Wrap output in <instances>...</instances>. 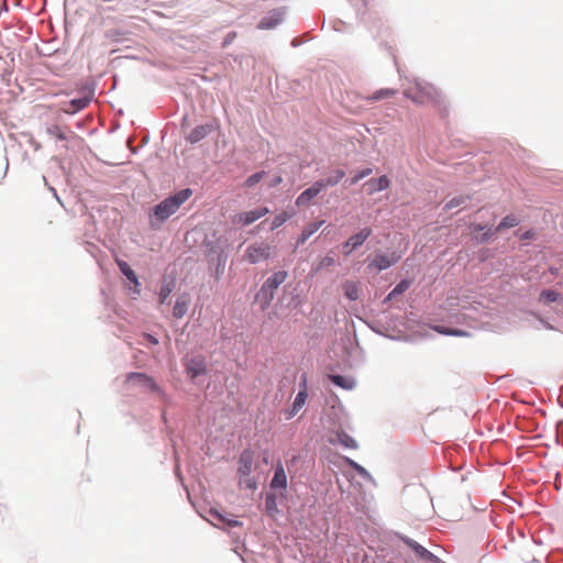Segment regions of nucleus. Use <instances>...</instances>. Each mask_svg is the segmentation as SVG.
Segmentation results:
<instances>
[{
    "label": "nucleus",
    "mask_w": 563,
    "mask_h": 563,
    "mask_svg": "<svg viewBox=\"0 0 563 563\" xmlns=\"http://www.w3.org/2000/svg\"><path fill=\"white\" fill-rule=\"evenodd\" d=\"M343 291L346 298L350 300H357L360 297V285L355 282L347 280L343 284Z\"/></svg>",
    "instance_id": "obj_21"
},
{
    "label": "nucleus",
    "mask_w": 563,
    "mask_h": 563,
    "mask_svg": "<svg viewBox=\"0 0 563 563\" xmlns=\"http://www.w3.org/2000/svg\"><path fill=\"white\" fill-rule=\"evenodd\" d=\"M264 176H265V172L255 173L246 178L244 186L247 188H252L256 184H258L264 178Z\"/></svg>",
    "instance_id": "obj_33"
},
{
    "label": "nucleus",
    "mask_w": 563,
    "mask_h": 563,
    "mask_svg": "<svg viewBox=\"0 0 563 563\" xmlns=\"http://www.w3.org/2000/svg\"><path fill=\"white\" fill-rule=\"evenodd\" d=\"M364 186L366 187L368 195H374L378 191L385 190L390 186V180L386 175L378 178H371Z\"/></svg>",
    "instance_id": "obj_12"
},
{
    "label": "nucleus",
    "mask_w": 563,
    "mask_h": 563,
    "mask_svg": "<svg viewBox=\"0 0 563 563\" xmlns=\"http://www.w3.org/2000/svg\"><path fill=\"white\" fill-rule=\"evenodd\" d=\"M338 440H339V443L346 449H352V450L357 449L356 441L345 432L339 433Z\"/></svg>",
    "instance_id": "obj_27"
},
{
    "label": "nucleus",
    "mask_w": 563,
    "mask_h": 563,
    "mask_svg": "<svg viewBox=\"0 0 563 563\" xmlns=\"http://www.w3.org/2000/svg\"><path fill=\"white\" fill-rule=\"evenodd\" d=\"M400 260L399 255H396L393 253L390 256L385 254H378L375 256V258L368 264V268H374L378 272L387 269L395 263H397Z\"/></svg>",
    "instance_id": "obj_9"
},
{
    "label": "nucleus",
    "mask_w": 563,
    "mask_h": 563,
    "mask_svg": "<svg viewBox=\"0 0 563 563\" xmlns=\"http://www.w3.org/2000/svg\"><path fill=\"white\" fill-rule=\"evenodd\" d=\"M323 223H324V221L321 220V221L313 222V223L309 224L308 227H306L302 230L297 243L303 244L313 233H316L320 229V227Z\"/></svg>",
    "instance_id": "obj_23"
},
{
    "label": "nucleus",
    "mask_w": 563,
    "mask_h": 563,
    "mask_svg": "<svg viewBox=\"0 0 563 563\" xmlns=\"http://www.w3.org/2000/svg\"><path fill=\"white\" fill-rule=\"evenodd\" d=\"M307 398H308V387H307V380L303 377L302 382L300 383V390L297 394V396L292 402L291 409L288 412V418H291L295 415H297V412H299V410L305 406Z\"/></svg>",
    "instance_id": "obj_10"
},
{
    "label": "nucleus",
    "mask_w": 563,
    "mask_h": 563,
    "mask_svg": "<svg viewBox=\"0 0 563 563\" xmlns=\"http://www.w3.org/2000/svg\"><path fill=\"white\" fill-rule=\"evenodd\" d=\"M560 298V294L553 289H544L539 296V300L543 303H551Z\"/></svg>",
    "instance_id": "obj_26"
},
{
    "label": "nucleus",
    "mask_w": 563,
    "mask_h": 563,
    "mask_svg": "<svg viewBox=\"0 0 563 563\" xmlns=\"http://www.w3.org/2000/svg\"><path fill=\"white\" fill-rule=\"evenodd\" d=\"M189 302V295L185 294L178 297L173 308V316L176 319H181L187 313Z\"/></svg>",
    "instance_id": "obj_18"
},
{
    "label": "nucleus",
    "mask_w": 563,
    "mask_h": 563,
    "mask_svg": "<svg viewBox=\"0 0 563 563\" xmlns=\"http://www.w3.org/2000/svg\"><path fill=\"white\" fill-rule=\"evenodd\" d=\"M322 180L316 181L312 186L303 190L296 199L298 207L308 206L323 190Z\"/></svg>",
    "instance_id": "obj_8"
},
{
    "label": "nucleus",
    "mask_w": 563,
    "mask_h": 563,
    "mask_svg": "<svg viewBox=\"0 0 563 563\" xmlns=\"http://www.w3.org/2000/svg\"><path fill=\"white\" fill-rule=\"evenodd\" d=\"M238 476L239 484L245 485L250 489L256 488V481L250 475L253 471L254 454L251 450H244L239 457Z\"/></svg>",
    "instance_id": "obj_3"
},
{
    "label": "nucleus",
    "mask_w": 563,
    "mask_h": 563,
    "mask_svg": "<svg viewBox=\"0 0 563 563\" xmlns=\"http://www.w3.org/2000/svg\"><path fill=\"white\" fill-rule=\"evenodd\" d=\"M404 96L419 106L441 103V93L432 85L426 81L416 80L404 90Z\"/></svg>",
    "instance_id": "obj_1"
},
{
    "label": "nucleus",
    "mask_w": 563,
    "mask_h": 563,
    "mask_svg": "<svg viewBox=\"0 0 563 563\" xmlns=\"http://www.w3.org/2000/svg\"><path fill=\"white\" fill-rule=\"evenodd\" d=\"M268 213H269V209L267 207H258L254 210L243 211V212L235 214L233 221H234V223L246 227V225L254 223L255 221H257L258 219H261L262 217H264Z\"/></svg>",
    "instance_id": "obj_6"
},
{
    "label": "nucleus",
    "mask_w": 563,
    "mask_h": 563,
    "mask_svg": "<svg viewBox=\"0 0 563 563\" xmlns=\"http://www.w3.org/2000/svg\"><path fill=\"white\" fill-rule=\"evenodd\" d=\"M210 515L216 519L218 520L219 522L221 523H224L227 525L228 527H240L242 523L239 521V520H235V519H229V518H225L224 516H222L220 512H218L217 510H211L210 511Z\"/></svg>",
    "instance_id": "obj_28"
},
{
    "label": "nucleus",
    "mask_w": 563,
    "mask_h": 563,
    "mask_svg": "<svg viewBox=\"0 0 563 563\" xmlns=\"http://www.w3.org/2000/svg\"><path fill=\"white\" fill-rule=\"evenodd\" d=\"M212 131L210 124L198 125L188 134L187 141L195 144L203 140Z\"/></svg>",
    "instance_id": "obj_17"
},
{
    "label": "nucleus",
    "mask_w": 563,
    "mask_h": 563,
    "mask_svg": "<svg viewBox=\"0 0 563 563\" xmlns=\"http://www.w3.org/2000/svg\"><path fill=\"white\" fill-rule=\"evenodd\" d=\"M271 487L274 489H285L287 487V476L282 463H277L275 473L271 482Z\"/></svg>",
    "instance_id": "obj_16"
},
{
    "label": "nucleus",
    "mask_w": 563,
    "mask_h": 563,
    "mask_svg": "<svg viewBox=\"0 0 563 563\" xmlns=\"http://www.w3.org/2000/svg\"><path fill=\"white\" fill-rule=\"evenodd\" d=\"M519 223V220L514 216V214H509V216H506L501 222L498 224V227L495 229L494 232L492 231H487L483 234L481 241L482 242H486L488 241L495 233H498L503 230H506V229H510V228H514L516 225H518Z\"/></svg>",
    "instance_id": "obj_13"
},
{
    "label": "nucleus",
    "mask_w": 563,
    "mask_h": 563,
    "mask_svg": "<svg viewBox=\"0 0 563 563\" xmlns=\"http://www.w3.org/2000/svg\"><path fill=\"white\" fill-rule=\"evenodd\" d=\"M280 183H282V177H280V176H278V177H276V178L274 179V181H273V186L279 185Z\"/></svg>",
    "instance_id": "obj_44"
},
{
    "label": "nucleus",
    "mask_w": 563,
    "mask_h": 563,
    "mask_svg": "<svg viewBox=\"0 0 563 563\" xmlns=\"http://www.w3.org/2000/svg\"><path fill=\"white\" fill-rule=\"evenodd\" d=\"M333 264H334V260L331 256H325L324 258H322V261L320 263L321 266H331Z\"/></svg>",
    "instance_id": "obj_42"
},
{
    "label": "nucleus",
    "mask_w": 563,
    "mask_h": 563,
    "mask_svg": "<svg viewBox=\"0 0 563 563\" xmlns=\"http://www.w3.org/2000/svg\"><path fill=\"white\" fill-rule=\"evenodd\" d=\"M283 20V12L274 10L272 12H268L266 16H264L257 27L261 30H269L275 26H277Z\"/></svg>",
    "instance_id": "obj_15"
},
{
    "label": "nucleus",
    "mask_w": 563,
    "mask_h": 563,
    "mask_svg": "<svg viewBox=\"0 0 563 563\" xmlns=\"http://www.w3.org/2000/svg\"><path fill=\"white\" fill-rule=\"evenodd\" d=\"M404 542L410 547L415 553L421 558V559H426V560H432L433 559V554L431 552H429L426 548H423L422 545H420L418 542L409 539V538H402Z\"/></svg>",
    "instance_id": "obj_19"
},
{
    "label": "nucleus",
    "mask_w": 563,
    "mask_h": 563,
    "mask_svg": "<svg viewBox=\"0 0 563 563\" xmlns=\"http://www.w3.org/2000/svg\"><path fill=\"white\" fill-rule=\"evenodd\" d=\"M290 218H291L290 213H288L287 211H282L273 219L272 224H271V230L273 231V230L278 229Z\"/></svg>",
    "instance_id": "obj_30"
},
{
    "label": "nucleus",
    "mask_w": 563,
    "mask_h": 563,
    "mask_svg": "<svg viewBox=\"0 0 563 563\" xmlns=\"http://www.w3.org/2000/svg\"><path fill=\"white\" fill-rule=\"evenodd\" d=\"M271 256V246L263 242H256L251 244L244 254V257L251 264H256L261 261H265Z\"/></svg>",
    "instance_id": "obj_5"
},
{
    "label": "nucleus",
    "mask_w": 563,
    "mask_h": 563,
    "mask_svg": "<svg viewBox=\"0 0 563 563\" xmlns=\"http://www.w3.org/2000/svg\"><path fill=\"white\" fill-rule=\"evenodd\" d=\"M464 201H465L464 197H455L446 202L444 209H446V210L453 209V208L462 205Z\"/></svg>",
    "instance_id": "obj_38"
},
{
    "label": "nucleus",
    "mask_w": 563,
    "mask_h": 563,
    "mask_svg": "<svg viewBox=\"0 0 563 563\" xmlns=\"http://www.w3.org/2000/svg\"><path fill=\"white\" fill-rule=\"evenodd\" d=\"M371 234H372L371 228H363L357 233L350 236L349 240L351 241L352 246H355L357 249L368 239V236Z\"/></svg>",
    "instance_id": "obj_24"
},
{
    "label": "nucleus",
    "mask_w": 563,
    "mask_h": 563,
    "mask_svg": "<svg viewBox=\"0 0 563 563\" xmlns=\"http://www.w3.org/2000/svg\"><path fill=\"white\" fill-rule=\"evenodd\" d=\"M373 173L372 168H364L357 172L351 179V185L357 184L361 179L369 176Z\"/></svg>",
    "instance_id": "obj_37"
},
{
    "label": "nucleus",
    "mask_w": 563,
    "mask_h": 563,
    "mask_svg": "<svg viewBox=\"0 0 563 563\" xmlns=\"http://www.w3.org/2000/svg\"><path fill=\"white\" fill-rule=\"evenodd\" d=\"M173 291V285L172 284H165L161 287L158 298L159 302L164 303L165 300L168 298L170 292Z\"/></svg>",
    "instance_id": "obj_36"
},
{
    "label": "nucleus",
    "mask_w": 563,
    "mask_h": 563,
    "mask_svg": "<svg viewBox=\"0 0 563 563\" xmlns=\"http://www.w3.org/2000/svg\"><path fill=\"white\" fill-rule=\"evenodd\" d=\"M90 96L75 98L70 100L68 103H66V106L63 108V111L67 114H75L80 110L85 109L90 103Z\"/></svg>",
    "instance_id": "obj_14"
},
{
    "label": "nucleus",
    "mask_w": 563,
    "mask_h": 563,
    "mask_svg": "<svg viewBox=\"0 0 563 563\" xmlns=\"http://www.w3.org/2000/svg\"><path fill=\"white\" fill-rule=\"evenodd\" d=\"M185 366L191 379H195L207 372L205 360L201 356L188 360Z\"/></svg>",
    "instance_id": "obj_11"
},
{
    "label": "nucleus",
    "mask_w": 563,
    "mask_h": 563,
    "mask_svg": "<svg viewBox=\"0 0 563 563\" xmlns=\"http://www.w3.org/2000/svg\"><path fill=\"white\" fill-rule=\"evenodd\" d=\"M287 272L279 271L274 273L262 285L258 296L264 297V306H268L274 298V291L287 279Z\"/></svg>",
    "instance_id": "obj_4"
},
{
    "label": "nucleus",
    "mask_w": 563,
    "mask_h": 563,
    "mask_svg": "<svg viewBox=\"0 0 563 563\" xmlns=\"http://www.w3.org/2000/svg\"><path fill=\"white\" fill-rule=\"evenodd\" d=\"M46 133L51 136H54L58 140H66L67 139V135L66 133L64 132L63 128L57 125V124H54V125H51L46 129Z\"/></svg>",
    "instance_id": "obj_32"
},
{
    "label": "nucleus",
    "mask_w": 563,
    "mask_h": 563,
    "mask_svg": "<svg viewBox=\"0 0 563 563\" xmlns=\"http://www.w3.org/2000/svg\"><path fill=\"white\" fill-rule=\"evenodd\" d=\"M473 232H479V231H483L485 230V225H482V224H474L473 227Z\"/></svg>",
    "instance_id": "obj_43"
},
{
    "label": "nucleus",
    "mask_w": 563,
    "mask_h": 563,
    "mask_svg": "<svg viewBox=\"0 0 563 563\" xmlns=\"http://www.w3.org/2000/svg\"><path fill=\"white\" fill-rule=\"evenodd\" d=\"M191 195V189L187 188L178 191L174 196H170L164 199L162 202H159L153 210V217L155 220H152V227L156 225L155 221L162 223L170 216L176 213L180 206L185 201H187Z\"/></svg>",
    "instance_id": "obj_2"
},
{
    "label": "nucleus",
    "mask_w": 563,
    "mask_h": 563,
    "mask_svg": "<svg viewBox=\"0 0 563 563\" xmlns=\"http://www.w3.org/2000/svg\"><path fill=\"white\" fill-rule=\"evenodd\" d=\"M344 176L345 172L343 169L334 170L330 177H328L325 180H322L323 188L339 184L344 178Z\"/></svg>",
    "instance_id": "obj_25"
},
{
    "label": "nucleus",
    "mask_w": 563,
    "mask_h": 563,
    "mask_svg": "<svg viewBox=\"0 0 563 563\" xmlns=\"http://www.w3.org/2000/svg\"><path fill=\"white\" fill-rule=\"evenodd\" d=\"M437 332L444 334V335H453V336H468V333L464 330L460 329H450L446 327H435Z\"/></svg>",
    "instance_id": "obj_29"
},
{
    "label": "nucleus",
    "mask_w": 563,
    "mask_h": 563,
    "mask_svg": "<svg viewBox=\"0 0 563 563\" xmlns=\"http://www.w3.org/2000/svg\"><path fill=\"white\" fill-rule=\"evenodd\" d=\"M144 342H147V343L153 344V345H157L158 344V340L155 336H153L152 334H148V333H144L143 334L142 343H144Z\"/></svg>",
    "instance_id": "obj_40"
},
{
    "label": "nucleus",
    "mask_w": 563,
    "mask_h": 563,
    "mask_svg": "<svg viewBox=\"0 0 563 563\" xmlns=\"http://www.w3.org/2000/svg\"><path fill=\"white\" fill-rule=\"evenodd\" d=\"M521 241H528V240H534L536 239V232L532 230L525 231L522 234H520Z\"/></svg>",
    "instance_id": "obj_39"
},
{
    "label": "nucleus",
    "mask_w": 563,
    "mask_h": 563,
    "mask_svg": "<svg viewBox=\"0 0 563 563\" xmlns=\"http://www.w3.org/2000/svg\"><path fill=\"white\" fill-rule=\"evenodd\" d=\"M329 379L336 386L351 390L355 386V382L352 377L342 376V375H329Z\"/></svg>",
    "instance_id": "obj_20"
},
{
    "label": "nucleus",
    "mask_w": 563,
    "mask_h": 563,
    "mask_svg": "<svg viewBox=\"0 0 563 563\" xmlns=\"http://www.w3.org/2000/svg\"><path fill=\"white\" fill-rule=\"evenodd\" d=\"M125 383L129 385H141L151 391L161 393V388L154 379L144 373H129Z\"/></svg>",
    "instance_id": "obj_7"
},
{
    "label": "nucleus",
    "mask_w": 563,
    "mask_h": 563,
    "mask_svg": "<svg viewBox=\"0 0 563 563\" xmlns=\"http://www.w3.org/2000/svg\"><path fill=\"white\" fill-rule=\"evenodd\" d=\"M410 280L404 279L388 294L386 300H390L394 296L405 292L410 287Z\"/></svg>",
    "instance_id": "obj_31"
},
{
    "label": "nucleus",
    "mask_w": 563,
    "mask_h": 563,
    "mask_svg": "<svg viewBox=\"0 0 563 563\" xmlns=\"http://www.w3.org/2000/svg\"><path fill=\"white\" fill-rule=\"evenodd\" d=\"M121 273L135 286H139V279L134 271L129 266V264L122 260H115Z\"/></svg>",
    "instance_id": "obj_22"
},
{
    "label": "nucleus",
    "mask_w": 563,
    "mask_h": 563,
    "mask_svg": "<svg viewBox=\"0 0 563 563\" xmlns=\"http://www.w3.org/2000/svg\"><path fill=\"white\" fill-rule=\"evenodd\" d=\"M396 95V91L393 89H380L376 91L373 96H371L369 100H379L384 98H390Z\"/></svg>",
    "instance_id": "obj_34"
},
{
    "label": "nucleus",
    "mask_w": 563,
    "mask_h": 563,
    "mask_svg": "<svg viewBox=\"0 0 563 563\" xmlns=\"http://www.w3.org/2000/svg\"><path fill=\"white\" fill-rule=\"evenodd\" d=\"M345 462L351 466L353 467L358 475H361L362 477L364 478H368L369 477V473L360 464H357L355 461L349 459V457H345Z\"/></svg>",
    "instance_id": "obj_35"
},
{
    "label": "nucleus",
    "mask_w": 563,
    "mask_h": 563,
    "mask_svg": "<svg viewBox=\"0 0 563 563\" xmlns=\"http://www.w3.org/2000/svg\"><path fill=\"white\" fill-rule=\"evenodd\" d=\"M356 247L355 246H352L351 244V241L347 240L344 244H343V252L345 255H349L351 254Z\"/></svg>",
    "instance_id": "obj_41"
}]
</instances>
